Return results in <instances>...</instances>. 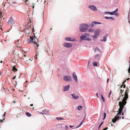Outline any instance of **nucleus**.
Here are the masks:
<instances>
[{
	"mask_svg": "<svg viewBox=\"0 0 130 130\" xmlns=\"http://www.w3.org/2000/svg\"><path fill=\"white\" fill-rule=\"evenodd\" d=\"M109 79L108 78L107 79V83H108V82Z\"/></svg>",
	"mask_w": 130,
	"mask_h": 130,
	"instance_id": "obj_45",
	"label": "nucleus"
},
{
	"mask_svg": "<svg viewBox=\"0 0 130 130\" xmlns=\"http://www.w3.org/2000/svg\"><path fill=\"white\" fill-rule=\"evenodd\" d=\"M15 77H16V76H14V77H13V79H15Z\"/></svg>",
	"mask_w": 130,
	"mask_h": 130,
	"instance_id": "obj_46",
	"label": "nucleus"
},
{
	"mask_svg": "<svg viewBox=\"0 0 130 130\" xmlns=\"http://www.w3.org/2000/svg\"><path fill=\"white\" fill-rule=\"evenodd\" d=\"M96 95L97 96L98 98H99V97L98 96V93H96Z\"/></svg>",
	"mask_w": 130,
	"mask_h": 130,
	"instance_id": "obj_42",
	"label": "nucleus"
},
{
	"mask_svg": "<svg viewBox=\"0 0 130 130\" xmlns=\"http://www.w3.org/2000/svg\"><path fill=\"white\" fill-rule=\"evenodd\" d=\"M101 54L100 55L98 54L96 55L95 56V58L96 59H98L100 58L101 57Z\"/></svg>",
	"mask_w": 130,
	"mask_h": 130,
	"instance_id": "obj_16",
	"label": "nucleus"
},
{
	"mask_svg": "<svg viewBox=\"0 0 130 130\" xmlns=\"http://www.w3.org/2000/svg\"><path fill=\"white\" fill-rule=\"evenodd\" d=\"M28 39L29 41V43L32 42L33 41V38L32 37L30 36V38Z\"/></svg>",
	"mask_w": 130,
	"mask_h": 130,
	"instance_id": "obj_15",
	"label": "nucleus"
},
{
	"mask_svg": "<svg viewBox=\"0 0 130 130\" xmlns=\"http://www.w3.org/2000/svg\"><path fill=\"white\" fill-rule=\"evenodd\" d=\"M70 41H76V40L74 39V38H70Z\"/></svg>",
	"mask_w": 130,
	"mask_h": 130,
	"instance_id": "obj_22",
	"label": "nucleus"
},
{
	"mask_svg": "<svg viewBox=\"0 0 130 130\" xmlns=\"http://www.w3.org/2000/svg\"><path fill=\"white\" fill-rule=\"evenodd\" d=\"M1 74H2V73H1V72H0V75H1Z\"/></svg>",
	"mask_w": 130,
	"mask_h": 130,
	"instance_id": "obj_58",
	"label": "nucleus"
},
{
	"mask_svg": "<svg viewBox=\"0 0 130 130\" xmlns=\"http://www.w3.org/2000/svg\"><path fill=\"white\" fill-rule=\"evenodd\" d=\"M101 24L100 23L96 22H93L92 23V26H94L95 25Z\"/></svg>",
	"mask_w": 130,
	"mask_h": 130,
	"instance_id": "obj_14",
	"label": "nucleus"
},
{
	"mask_svg": "<svg viewBox=\"0 0 130 130\" xmlns=\"http://www.w3.org/2000/svg\"><path fill=\"white\" fill-rule=\"evenodd\" d=\"M70 37H67L65 39L67 41H70Z\"/></svg>",
	"mask_w": 130,
	"mask_h": 130,
	"instance_id": "obj_32",
	"label": "nucleus"
},
{
	"mask_svg": "<svg viewBox=\"0 0 130 130\" xmlns=\"http://www.w3.org/2000/svg\"><path fill=\"white\" fill-rule=\"evenodd\" d=\"M101 96V97H102V99L103 101L104 102L105 101V99H104L103 96L101 94H100Z\"/></svg>",
	"mask_w": 130,
	"mask_h": 130,
	"instance_id": "obj_29",
	"label": "nucleus"
},
{
	"mask_svg": "<svg viewBox=\"0 0 130 130\" xmlns=\"http://www.w3.org/2000/svg\"><path fill=\"white\" fill-rule=\"evenodd\" d=\"M34 107H33V108H32V109H34Z\"/></svg>",
	"mask_w": 130,
	"mask_h": 130,
	"instance_id": "obj_60",
	"label": "nucleus"
},
{
	"mask_svg": "<svg viewBox=\"0 0 130 130\" xmlns=\"http://www.w3.org/2000/svg\"><path fill=\"white\" fill-rule=\"evenodd\" d=\"M26 96V95H24V96Z\"/></svg>",
	"mask_w": 130,
	"mask_h": 130,
	"instance_id": "obj_64",
	"label": "nucleus"
},
{
	"mask_svg": "<svg viewBox=\"0 0 130 130\" xmlns=\"http://www.w3.org/2000/svg\"><path fill=\"white\" fill-rule=\"evenodd\" d=\"M123 90H122V89H121L120 90V93H122L123 92Z\"/></svg>",
	"mask_w": 130,
	"mask_h": 130,
	"instance_id": "obj_41",
	"label": "nucleus"
},
{
	"mask_svg": "<svg viewBox=\"0 0 130 130\" xmlns=\"http://www.w3.org/2000/svg\"><path fill=\"white\" fill-rule=\"evenodd\" d=\"M120 100V98H118L117 99V100L118 101H119Z\"/></svg>",
	"mask_w": 130,
	"mask_h": 130,
	"instance_id": "obj_55",
	"label": "nucleus"
},
{
	"mask_svg": "<svg viewBox=\"0 0 130 130\" xmlns=\"http://www.w3.org/2000/svg\"><path fill=\"white\" fill-rule=\"evenodd\" d=\"M2 15V13H1V12H0V18H1V15Z\"/></svg>",
	"mask_w": 130,
	"mask_h": 130,
	"instance_id": "obj_49",
	"label": "nucleus"
},
{
	"mask_svg": "<svg viewBox=\"0 0 130 130\" xmlns=\"http://www.w3.org/2000/svg\"><path fill=\"white\" fill-rule=\"evenodd\" d=\"M89 64V61H88V66Z\"/></svg>",
	"mask_w": 130,
	"mask_h": 130,
	"instance_id": "obj_53",
	"label": "nucleus"
},
{
	"mask_svg": "<svg viewBox=\"0 0 130 130\" xmlns=\"http://www.w3.org/2000/svg\"><path fill=\"white\" fill-rule=\"evenodd\" d=\"M80 38L82 40H85L89 41L91 40L90 38H88L85 36H82L80 37Z\"/></svg>",
	"mask_w": 130,
	"mask_h": 130,
	"instance_id": "obj_4",
	"label": "nucleus"
},
{
	"mask_svg": "<svg viewBox=\"0 0 130 130\" xmlns=\"http://www.w3.org/2000/svg\"><path fill=\"white\" fill-rule=\"evenodd\" d=\"M71 77L70 76H65L63 78L66 81H69L71 80Z\"/></svg>",
	"mask_w": 130,
	"mask_h": 130,
	"instance_id": "obj_9",
	"label": "nucleus"
},
{
	"mask_svg": "<svg viewBox=\"0 0 130 130\" xmlns=\"http://www.w3.org/2000/svg\"><path fill=\"white\" fill-rule=\"evenodd\" d=\"M6 112H5L3 114V120H4L5 119V116Z\"/></svg>",
	"mask_w": 130,
	"mask_h": 130,
	"instance_id": "obj_27",
	"label": "nucleus"
},
{
	"mask_svg": "<svg viewBox=\"0 0 130 130\" xmlns=\"http://www.w3.org/2000/svg\"><path fill=\"white\" fill-rule=\"evenodd\" d=\"M16 3V2H13V4H15V3Z\"/></svg>",
	"mask_w": 130,
	"mask_h": 130,
	"instance_id": "obj_54",
	"label": "nucleus"
},
{
	"mask_svg": "<svg viewBox=\"0 0 130 130\" xmlns=\"http://www.w3.org/2000/svg\"><path fill=\"white\" fill-rule=\"evenodd\" d=\"M118 11V10L117 9H116L115 11H114V12H115V13L116 12H117Z\"/></svg>",
	"mask_w": 130,
	"mask_h": 130,
	"instance_id": "obj_40",
	"label": "nucleus"
},
{
	"mask_svg": "<svg viewBox=\"0 0 130 130\" xmlns=\"http://www.w3.org/2000/svg\"><path fill=\"white\" fill-rule=\"evenodd\" d=\"M111 92L110 91V92H109V94H108V97L109 98L110 97V95H111Z\"/></svg>",
	"mask_w": 130,
	"mask_h": 130,
	"instance_id": "obj_37",
	"label": "nucleus"
},
{
	"mask_svg": "<svg viewBox=\"0 0 130 130\" xmlns=\"http://www.w3.org/2000/svg\"><path fill=\"white\" fill-rule=\"evenodd\" d=\"M128 90H126L125 93H124V96L123 98V99L122 100V101H120L119 103L120 108L119 109V112L116 115L117 116H119V115H121L122 113V115H123V112H122L123 109L124 107V106L126 104L127 102H126L127 99L128 98Z\"/></svg>",
	"mask_w": 130,
	"mask_h": 130,
	"instance_id": "obj_1",
	"label": "nucleus"
},
{
	"mask_svg": "<svg viewBox=\"0 0 130 130\" xmlns=\"http://www.w3.org/2000/svg\"><path fill=\"white\" fill-rule=\"evenodd\" d=\"M57 118V119L58 120H64V119L63 118Z\"/></svg>",
	"mask_w": 130,
	"mask_h": 130,
	"instance_id": "obj_33",
	"label": "nucleus"
},
{
	"mask_svg": "<svg viewBox=\"0 0 130 130\" xmlns=\"http://www.w3.org/2000/svg\"><path fill=\"white\" fill-rule=\"evenodd\" d=\"M8 23L10 25H13L14 24V22L12 17H11L9 19L8 22Z\"/></svg>",
	"mask_w": 130,
	"mask_h": 130,
	"instance_id": "obj_5",
	"label": "nucleus"
},
{
	"mask_svg": "<svg viewBox=\"0 0 130 130\" xmlns=\"http://www.w3.org/2000/svg\"><path fill=\"white\" fill-rule=\"evenodd\" d=\"M2 62H3V61H1V62H1V63H2Z\"/></svg>",
	"mask_w": 130,
	"mask_h": 130,
	"instance_id": "obj_56",
	"label": "nucleus"
},
{
	"mask_svg": "<svg viewBox=\"0 0 130 130\" xmlns=\"http://www.w3.org/2000/svg\"><path fill=\"white\" fill-rule=\"evenodd\" d=\"M97 50L100 51V53L101 52V51L100 50H99V49L98 48H96L94 50V52H95Z\"/></svg>",
	"mask_w": 130,
	"mask_h": 130,
	"instance_id": "obj_31",
	"label": "nucleus"
},
{
	"mask_svg": "<svg viewBox=\"0 0 130 130\" xmlns=\"http://www.w3.org/2000/svg\"><path fill=\"white\" fill-rule=\"evenodd\" d=\"M20 59L21 60H23L24 59L22 57H21L20 58Z\"/></svg>",
	"mask_w": 130,
	"mask_h": 130,
	"instance_id": "obj_43",
	"label": "nucleus"
},
{
	"mask_svg": "<svg viewBox=\"0 0 130 130\" xmlns=\"http://www.w3.org/2000/svg\"><path fill=\"white\" fill-rule=\"evenodd\" d=\"M65 129H68V127L67 126H65Z\"/></svg>",
	"mask_w": 130,
	"mask_h": 130,
	"instance_id": "obj_44",
	"label": "nucleus"
},
{
	"mask_svg": "<svg viewBox=\"0 0 130 130\" xmlns=\"http://www.w3.org/2000/svg\"><path fill=\"white\" fill-rule=\"evenodd\" d=\"M89 25L87 24H82L80 25L79 29L81 32H85L87 30Z\"/></svg>",
	"mask_w": 130,
	"mask_h": 130,
	"instance_id": "obj_2",
	"label": "nucleus"
},
{
	"mask_svg": "<svg viewBox=\"0 0 130 130\" xmlns=\"http://www.w3.org/2000/svg\"><path fill=\"white\" fill-rule=\"evenodd\" d=\"M129 62L130 63V65L129 66V68L128 69V73H130V61H129Z\"/></svg>",
	"mask_w": 130,
	"mask_h": 130,
	"instance_id": "obj_35",
	"label": "nucleus"
},
{
	"mask_svg": "<svg viewBox=\"0 0 130 130\" xmlns=\"http://www.w3.org/2000/svg\"><path fill=\"white\" fill-rule=\"evenodd\" d=\"M111 126H113V125H112V124L111 123Z\"/></svg>",
	"mask_w": 130,
	"mask_h": 130,
	"instance_id": "obj_59",
	"label": "nucleus"
},
{
	"mask_svg": "<svg viewBox=\"0 0 130 130\" xmlns=\"http://www.w3.org/2000/svg\"><path fill=\"white\" fill-rule=\"evenodd\" d=\"M24 56L25 57H26V55H24Z\"/></svg>",
	"mask_w": 130,
	"mask_h": 130,
	"instance_id": "obj_62",
	"label": "nucleus"
},
{
	"mask_svg": "<svg viewBox=\"0 0 130 130\" xmlns=\"http://www.w3.org/2000/svg\"><path fill=\"white\" fill-rule=\"evenodd\" d=\"M70 86L68 85L66 86L64 89V91H66L68 90L69 89Z\"/></svg>",
	"mask_w": 130,
	"mask_h": 130,
	"instance_id": "obj_12",
	"label": "nucleus"
},
{
	"mask_svg": "<svg viewBox=\"0 0 130 130\" xmlns=\"http://www.w3.org/2000/svg\"><path fill=\"white\" fill-rule=\"evenodd\" d=\"M100 31L99 29H97L95 32L94 35V36H92L94 38H96L97 36H98L100 33Z\"/></svg>",
	"mask_w": 130,
	"mask_h": 130,
	"instance_id": "obj_3",
	"label": "nucleus"
},
{
	"mask_svg": "<svg viewBox=\"0 0 130 130\" xmlns=\"http://www.w3.org/2000/svg\"><path fill=\"white\" fill-rule=\"evenodd\" d=\"M51 130H54L53 129H51Z\"/></svg>",
	"mask_w": 130,
	"mask_h": 130,
	"instance_id": "obj_63",
	"label": "nucleus"
},
{
	"mask_svg": "<svg viewBox=\"0 0 130 130\" xmlns=\"http://www.w3.org/2000/svg\"><path fill=\"white\" fill-rule=\"evenodd\" d=\"M34 44H34V45L35 47H37L39 45L38 44L37 42L36 43Z\"/></svg>",
	"mask_w": 130,
	"mask_h": 130,
	"instance_id": "obj_25",
	"label": "nucleus"
},
{
	"mask_svg": "<svg viewBox=\"0 0 130 130\" xmlns=\"http://www.w3.org/2000/svg\"><path fill=\"white\" fill-rule=\"evenodd\" d=\"M73 126H72V125H70V128H72V127H73Z\"/></svg>",
	"mask_w": 130,
	"mask_h": 130,
	"instance_id": "obj_48",
	"label": "nucleus"
},
{
	"mask_svg": "<svg viewBox=\"0 0 130 130\" xmlns=\"http://www.w3.org/2000/svg\"><path fill=\"white\" fill-rule=\"evenodd\" d=\"M105 18L107 19H110L111 20H113L114 19L112 17H105Z\"/></svg>",
	"mask_w": 130,
	"mask_h": 130,
	"instance_id": "obj_19",
	"label": "nucleus"
},
{
	"mask_svg": "<svg viewBox=\"0 0 130 130\" xmlns=\"http://www.w3.org/2000/svg\"><path fill=\"white\" fill-rule=\"evenodd\" d=\"M93 66H97V65H98V64H97V63L96 62H94L93 63Z\"/></svg>",
	"mask_w": 130,
	"mask_h": 130,
	"instance_id": "obj_30",
	"label": "nucleus"
},
{
	"mask_svg": "<svg viewBox=\"0 0 130 130\" xmlns=\"http://www.w3.org/2000/svg\"><path fill=\"white\" fill-rule=\"evenodd\" d=\"M63 46L66 47L70 48L72 47V45L71 43H64Z\"/></svg>",
	"mask_w": 130,
	"mask_h": 130,
	"instance_id": "obj_7",
	"label": "nucleus"
},
{
	"mask_svg": "<svg viewBox=\"0 0 130 130\" xmlns=\"http://www.w3.org/2000/svg\"><path fill=\"white\" fill-rule=\"evenodd\" d=\"M120 118H121V117L119 116H115L114 118L112 119V121L113 123H115L117 120H119Z\"/></svg>",
	"mask_w": 130,
	"mask_h": 130,
	"instance_id": "obj_6",
	"label": "nucleus"
},
{
	"mask_svg": "<svg viewBox=\"0 0 130 130\" xmlns=\"http://www.w3.org/2000/svg\"><path fill=\"white\" fill-rule=\"evenodd\" d=\"M114 11H113L111 12H106L105 13L106 14H108L110 15H113L115 12H114Z\"/></svg>",
	"mask_w": 130,
	"mask_h": 130,
	"instance_id": "obj_17",
	"label": "nucleus"
},
{
	"mask_svg": "<svg viewBox=\"0 0 130 130\" xmlns=\"http://www.w3.org/2000/svg\"><path fill=\"white\" fill-rule=\"evenodd\" d=\"M16 102L15 101H13V103H15Z\"/></svg>",
	"mask_w": 130,
	"mask_h": 130,
	"instance_id": "obj_52",
	"label": "nucleus"
},
{
	"mask_svg": "<svg viewBox=\"0 0 130 130\" xmlns=\"http://www.w3.org/2000/svg\"><path fill=\"white\" fill-rule=\"evenodd\" d=\"M84 119L82 121V122H81L80 124L78 126H77V127H76V128H77L78 127H79V126H80L83 123V122L84 121Z\"/></svg>",
	"mask_w": 130,
	"mask_h": 130,
	"instance_id": "obj_23",
	"label": "nucleus"
},
{
	"mask_svg": "<svg viewBox=\"0 0 130 130\" xmlns=\"http://www.w3.org/2000/svg\"><path fill=\"white\" fill-rule=\"evenodd\" d=\"M103 116H104V118H103V120H104L106 116V113H104Z\"/></svg>",
	"mask_w": 130,
	"mask_h": 130,
	"instance_id": "obj_26",
	"label": "nucleus"
},
{
	"mask_svg": "<svg viewBox=\"0 0 130 130\" xmlns=\"http://www.w3.org/2000/svg\"><path fill=\"white\" fill-rule=\"evenodd\" d=\"M26 2H27L28 1L27 0H25Z\"/></svg>",
	"mask_w": 130,
	"mask_h": 130,
	"instance_id": "obj_61",
	"label": "nucleus"
},
{
	"mask_svg": "<svg viewBox=\"0 0 130 130\" xmlns=\"http://www.w3.org/2000/svg\"><path fill=\"white\" fill-rule=\"evenodd\" d=\"M16 67H15V66L13 67L12 71L14 72H16L18 71V70L16 68Z\"/></svg>",
	"mask_w": 130,
	"mask_h": 130,
	"instance_id": "obj_18",
	"label": "nucleus"
},
{
	"mask_svg": "<svg viewBox=\"0 0 130 130\" xmlns=\"http://www.w3.org/2000/svg\"><path fill=\"white\" fill-rule=\"evenodd\" d=\"M84 35L85 36H89V34H87V33H85Z\"/></svg>",
	"mask_w": 130,
	"mask_h": 130,
	"instance_id": "obj_36",
	"label": "nucleus"
},
{
	"mask_svg": "<svg viewBox=\"0 0 130 130\" xmlns=\"http://www.w3.org/2000/svg\"><path fill=\"white\" fill-rule=\"evenodd\" d=\"M126 81V80H125V81H124V82H122V84H123L122 85H121V86H120V87L121 88H122V86H123V87L124 88H125V84H124V83Z\"/></svg>",
	"mask_w": 130,
	"mask_h": 130,
	"instance_id": "obj_20",
	"label": "nucleus"
},
{
	"mask_svg": "<svg viewBox=\"0 0 130 130\" xmlns=\"http://www.w3.org/2000/svg\"><path fill=\"white\" fill-rule=\"evenodd\" d=\"M129 79V78H128L126 79V80H128Z\"/></svg>",
	"mask_w": 130,
	"mask_h": 130,
	"instance_id": "obj_51",
	"label": "nucleus"
},
{
	"mask_svg": "<svg viewBox=\"0 0 130 130\" xmlns=\"http://www.w3.org/2000/svg\"><path fill=\"white\" fill-rule=\"evenodd\" d=\"M71 95L73 97L74 99H77L79 98V96H75L74 93L71 94Z\"/></svg>",
	"mask_w": 130,
	"mask_h": 130,
	"instance_id": "obj_11",
	"label": "nucleus"
},
{
	"mask_svg": "<svg viewBox=\"0 0 130 130\" xmlns=\"http://www.w3.org/2000/svg\"><path fill=\"white\" fill-rule=\"evenodd\" d=\"M25 114L27 116L29 117H30L31 116V115L28 112H26Z\"/></svg>",
	"mask_w": 130,
	"mask_h": 130,
	"instance_id": "obj_21",
	"label": "nucleus"
},
{
	"mask_svg": "<svg viewBox=\"0 0 130 130\" xmlns=\"http://www.w3.org/2000/svg\"><path fill=\"white\" fill-rule=\"evenodd\" d=\"M88 7L94 11H96L97 10L96 7L94 6L90 5L88 6Z\"/></svg>",
	"mask_w": 130,
	"mask_h": 130,
	"instance_id": "obj_8",
	"label": "nucleus"
},
{
	"mask_svg": "<svg viewBox=\"0 0 130 130\" xmlns=\"http://www.w3.org/2000/svg\"><path fill=\"white\" fill-rule=\"evenodd\" d=\"M88 31L89 32H93V29H92L90 28L88 30Z\"/></svg>",
	"mask_w": 130,
	"mask_h": 130,
	"instance_id": "obj_24",
	"label": "nucleus"
},
{
	"mask_svg": "<svg viewBox=\"0 0 130 130\" xmlns=\"http://www.w3.org/2000/svg\"><path fill=\"white\" fill-rule=\"evenodd\" d=\"M82 106H78V109L79 110H80V109L82 108Z\"/></svg>",
	"mask_w": 130,
	"mask_h": 130,
	"instance_id": "obj_28",
	"label": "nucleus"
},
{
	"mask_svg": "<svg viewBox=\"0 0 130 130\" xmlns=\"http://www.w3.org/2000/svg\"><path fill=\"white\" fill-rule=\"evenodd\" d=\"M72 75L74 79L77 83L78 81V79L76 75H74V73H72Z\"/></svg>",
	"mask_w": 130,
	"mask_h": 130,
	"instance_id": "obj_10",
	"label": "nucleus"
},
{
	"mask_svg": "<svg viewBox=\"0 0 130 130\" xmlns=\"http://www.w3.org/2000/svg\"><path fill=\"white\" fill-rule=\"evenodd\" d=\"M108 129V127H106L103 129L102 130H106V129Z\"/></svg>",
	"mask_w": 130,
	"mask_h": 130,
	"instance_id": "obj_39",
	"label": "nucleus"
},
{
	"mask_svg": "<svg viewBox=\"0 0 130 130\" xmlns=\"http://www.w3.org/2000/svg\"><path fill=\"white\" fill-rule=\"evenodd\" d=\"M108 35L105 36L103 37V39L101 40V42L105 41H106L107 36Z\"/></svg>",
	"mask_w": 130,
	"mask_h": 130,
	"instance_id": "obj_13",
	"label": "nucleus"
},
{
	"mask_svg": "<svg viewBox=\"0 0 130 130\" xmlns=\"http://www.w3.org/2000/svg\"><path fill=\"white\" fill-rule=\"evenodd\" d=\"M30 105V106H33V104H31Z\"/></svg>",
	"mask_w": 130,
	"mask_h": 130,
	"instance_id": "obj_50",
	"label": "nucleus"
},
{
	"mask_svg": "<svg viewBox=\"0 0 130 130\" xmlns=\"http://www.w3.org/2000/svg\"><path fill=\"white\" fill-rule=\"evenodd\" d=\"M32 42H34V43H37V42H36V41L35 40V39H33V41Z\"/></svg>",
	"mask_w": 130,
	"mask_h": 130,
	"instance_id": "obj_38",
	"label": "nucleus"
},
{
	"mask_svg": "<svg viewBox=\"0 0 130 130\" xmlns=\"http://www.w3.org/2000/svg\"><path fill=\"white\" fill-rule=\"evenodd\" d=\"M0 121L1 122H2L3 121V120H2V119H1L0 120Z\"/></svg>",
	"mask_w": 130,
	"mask_h": 130,
	"instance_id": "obj_47",
	"label": "nucleus"
},
{
	"mask_svg": "<svg viewBox=\"0 0 130 130\" xmlns=\"http://www.w3.org/2000/svg\"><path fill=\"white\" fill-rule=\"evenodd\" d=\"M124 117H122V119H124Z\"/></svg>",
	"mask_w": 130,
	"mask_h": 130,
	"instance_id": "obj_57",
	"label": "nucleus"
},
{
	"mask_svg": "<svg viewBox=\"0 0 130 130\" xmlns=\"http://www.w3.org/2000/svg\"><path fill=\"white\" fill-rule=\"evenodd\" d=\"M103 121L101 123V124H100V125H99V126L98 127L99 128H100V127L101 126V125L103 124Z\"/></svg>",
	"mask_w": 130,
	"mask_h": 130,
	"instance_id": "obj_34",
	"label": "nucleus"
}]
</instances>
